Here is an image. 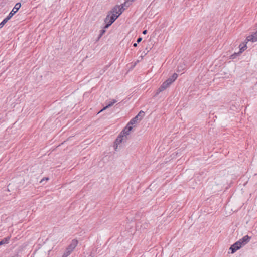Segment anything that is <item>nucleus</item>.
Listing matches in <instances>:
<instances>
[{"instance_id": "1", "label": "nucleus", "mask_w": 257, "mask_h": 257, "mask_svg": "<svg viewBox=\"0 0 257 257\" xmlns=\"http://www.w3.org/2000/svg\"><path fill=\"white\" fill-rule=\"evenodd\" d=\"M133 2L131 0H127L121 6H115L105 18V22L108 23L105 28H108L111 26L125 10L124 6H128Z\"/></svg>"}, {"instance_id": "2", "label": "nucleus", "mask_w": 257, "mask_h": 257, "mask_svg": "<svg viewBox=\"0 0 257 257\" xmlns=\"http://www.w3.org/2000/svg\"><path fill=\"white\" fill-rule=\"evenodd\" d=\"M132 128V125L128 123L126 126L119 134L114 143V147L116 151H117L118 146L120 145L121 143L126 142L127 136L130 135V132Z\"/></svg>"}, {"instance_id": "3", "label": "nucleus", "mask_w": 257, "mask_h": 257, "mask_svg": "<svg viewBox=\"0 0 257 257\" xmlns=\"http://www.w3.org/2000/svg\"><path fill=\"white\" fill-rule=\"evenodd\" d=\"M78 242L76 240H73L71 243L67 248L65 252L62 255V257H67L73 251L74 249L77 245Z\"/></svg>"}, {"instance_id": "4", "label": "nucleus", "mask_w": 257, "mask_h": 257, "mask_svg": "<svg viewBox=\"0 0 257 257\" xmlns=\"http://www.w3.org/2000/svg\"><path fill=\"white\" fill-rule=\"evenodd\" d=\"M144 115V112L142 110H141L135 117H134L130 120L128 123H130V124L133 125L140 121L143 118Z\"/></svg>"}, {"instance_id": "5", "label": "nucleus", "mask_w": 257, "mask_h": 257, "mask_svg": "<svg viewBox=\"0 0 257 257\" xmlns=\"http://www.w3.org/2000/svg\"><path fill=\"white\" fill-rule=\"evenodd\" d=\"M240 244L241 243L240 242V241H237L235 242L234 243H233L232 245H231L229 248V250H231V253H234L237 250L241 248L242 246L240 245Z\"/></svg>"}, {"instance_id": "6", "label": "nucleus", "mask_w": 257, "mask_h": 257, "mask_svg": "<svg viewBox=\"0 0 257 257\" xmlns=\"http://www.w3.org/2000/svg\"><path fill=\"white\" fill-rule=\"evenodd\" d=\"M21 6V3H17V4H16L14 7L12 9V10L11 11V12L8 15V17L11 19L12 18V17L19 10V9L20 8Z\"/></svg>"}, {"instance_id": "7", "label": "nucleus", "mask_w": 257, "mask_h": 257, "mask_svg": "<svg viewBox=\"0 0 257 257\" xmlns=\"http://www.w3.org/2000/svg\"><path fill=\"white\" fill-rule=\"evenodd\" d=\"M250 239H251V237L246 235L243 236L242 238L240 239L238 241H240V242L241 243L240 245L242 246H243L249 242Z\"/></svg>"}, {"instance_id": "8", "label": "nucleus", "mask_w": 257, "mask_h": 257, "mask_svg": "<svg viewBox=\"0 0 257 257\" xmlns=\"http://www.w3.org/2000/svg\"><path fill=\"white\" fill-rule=\"evenodd\" d=\"M169 87V85L166 84L165 81L163 83V84L160 86L158 89L157 90L155 95H157L161 92L163 91L166 89H167Z\"/></svg>"}, {"instance_id": "9", "label": "nucleus", "mask_w": 257, "mask_h": 257, "mask_svg": "<svg viewBox=\"0 0 257 257\" xmlns=\"http://www.w3.org/2000/svg\"><path fill=\"white\" fill-rule=\"evenodd\" d=\"M246 39L248 41H252L255 42L257 41V31L253 33L252 35L247 37Z\"/></svg>"}, {"instance_id": "10", "label": "nucleus", "mask_w": 257, "mask_h": 257, "mask_svg": "<svg viewBox=\"0 0 257 257\" xmlns=\"http://www.w3.org/2000/svg\"><path fill=\"white\" fill-rule=\"evenodd\" d=\"M107 23H108L105 22V19L104 20V26L102 28V29L100 30L99 36L97 37V41L102 36V35L105 33V32H106L105 29L107 28H105V26L107 25Z\"/></svg>"}, {"instance_id": "11", "label": "nucleus", "mask_w": 257, "mask_h": 257, "mask_svg": "<svg viewBox=\"0 0 257 257\" xmlns=\"http://www.w3.org/2000/svg\"><path fill=\"white\" fill-rule=\"evenodd\" d=\"M10 237H7L0 241V245L8 244L9 242Z\"/></svg>"}, {"instance_id": "12", "label": "nucleus", "mask_w": 257, "mask_h": 257, "mask_svg": "<svg viewBox=\"0 0 257 257\" xmlns=\"http://www.w3.org/2000/svg\"><path fill=\"white\" fill-rule=\"evenodd\" d=\"M113 105V104L111 103V102H109L107 105L104 107L102 109H101L100 110H99L98 112H97V114L103 111L104 110L106 109L107 108H109Z\"/></svg>"}, {"instance_id": "13", "label": "nucleus", "mask_w": 257, "mask_h": 257, "mask_svg": "<svg viewBox=\"0 0 257 257\" xmlns=\"http://www.w3.org/2000/svg\"><path fill=\"white\" fill-rule=\"evenodd\" d=\"M10 19L8 16L5 18L3 21L0 23V28H2L3 26Z\"/></svg>"}, {"instance_id": "14", "label": "nucleus", "mask_w": 257, "mask_h": 257, "mask_svg": "<svg viewBox=\"0 0 257 257\" xmlns=\"http://www.w3.org/2000/svg\"><path fill=\"white\" fill-rule=\"evenodd\" d=\"M239 55H240V54L239 52H237V53L235 52L230 56V58L232 59H235Z\"/></svg>"}, {"instance_id": "15", "label": "nucleus", "mask_w": 257, "mask_h": 257, "mask_svg": "<svg viewBox=\"0 0 257 257\" xmlns=\"http://www.w3.org/2000/svg\"><path fill=\"white\" fill-rule=\"evenodd\" d=\"M165 82L169 86L173 82V81L170 78H169L165 81Z\"/></svg>"}, {"instance_id": "16", "label": "nucleus", "mask_w": 257, "mask_h": 257, "mask_svg": "<svg viewBox=\"0 0 257 257\" xmlns=\"http://www.w3.org/2000/svg\"><path fill=\"white\" fill-rule=\"evenodd\" d=\"M178 75L176 73H174L171 77H170L174 82L177 78Z\"/></svg>"}, {"instance_id": "17", "label": "nucleus", "mask_w": 257, "mask_h": 257, "mask_svg": "<svg viewBox=\"0 0 257 257\" xmlns=\"http://www.w3.org/2000/svg\"><path fill=\"white\" fill-rule=\"evenodd\" d=\"M247 47L246 45H244L242 46L241 48H240L239 51L238 52L239 54H240L241 53H242L246 49Z\"/></svg>"}, {"instance_id": "18", "label": "nucleus", "mask_w": 257, "mask_h": 257, "mask_svg": "<svg viewBox=\"0 0 257 257\" xmlns=\"http://www.w3.org/2000/svg\"><path fill=\"white\" fill-rule=\"evenodd\" d=\"M142 40V38L141 37H139L137 39V43H139Z\"/></svg>"}, {"instance_id": "19", "label": "nucleus", "mask_w": 257, "mask_h": 257, "mask_svg": "<svg viewBox=\"0 0 257 257\" xmlns=\"http://www.w3.org/2000/svg\"><path fill=\"white\" fill-rule=\"evenodd\" d=\"M49 180V178H44L43 179H42L41 180L40 182H43V181H44V180H46V181H47V180Z\"/></svg>"}, {"instance_id": "20", "label": "nucleus", "mask_w": 257, "mask_h": 257, "mask_svg": "<svg viewBox=\"0 0 257 257\" xmlns=\"http://www.w3.org/2000/svg\"><path fill=\"white\" fill-rule=\"evenodd\" d=\"M111 103L113 104V105L117 102V101L115 99H113L112 101H111Z\"/></svg>"}, {"instance_id": "21", "label": "nucleus", "mask_w": 257, "mask_h": 257, "mask_svg": "<svg viewBox=\"0 0 257 257\" xmlns=\"http://www.w3.org/2000/svg\"><path fill=\"white\" fill-rule=\"evenodd\" d=\"M147 33V30H145L143 31V34H146Z\"/></svg>"}, {"instance_id": "22", "label": "nucleus", "mask_w": 257, "mask_h": 257, "mask_svg": "<svg viewBox=\"0 0 257 257\" xmlns=\"http://www.w3.org/2000/svg\"><path fill=\"white\" fill-rule=\"evenodd\" d=\"M137 45H138L137 42V43H135L133 44V46L135 47H137Z\"/></svg>"}, {"instance_id": "23", "label": "nucleus", "mask_w": 257, "mask_h": 257, "mask_svg": "<svg viewBox=\"0 0 257 257\" xmlns=\"http://www.w3.org/2000/svg\"><path fill=\"white\" fill-rule=\"evenodd\" d=\"M135 0H131V1H134Z\"/></svg>"}]
</instances>
